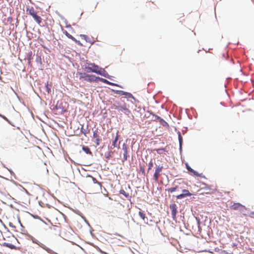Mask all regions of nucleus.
I'll return each instance as SVG.
<instances>
[{"label": "nucleus", "mask_w": 254, "mask_h": 254, "mask_svg": "<svg viewBox=\"0 0 254 254\" xmlns=\"http://www.w3.org/2000/svg\"><path fill=\"white\" fill-rule=\"evenodd\" d=\"M112 108L117 110L119 112H124L127 115H128L130 113L126 104L125 103H122L121 101H116L113 104Z\"/></svg>", "instance_id": "nucleus-1"}, {"label": "nucleus", "mask_w": 254, "mask_h": 254, "mask_svg": "<svg viewBox=\"0 0 254 254\" xmlns=\"http://www.w3.org/2000/svg\"><path fill=\"white\" fill-rule=\"evenodd\" d=\"M88 66L86 68L90 72H94L98 74L103 75V72L105 71L104 69L100 67L98 65L94 63L87 64Z\"/></svg>", "instance_id": "nucleus-2"}, {"label": "nucleus", "mask_w": 254, "mask_h": 254, "mask_svg": "<svg viewBox=\"0 0 254 254\" xmlns=\"http://www.w3.org/2000/svg\"><path fill=\"white\" fill-rule=\"evenodd\" d=\"M27 14L31 15L38 24L40 25L42 19L41 16L38 15V11H36L33 7H31L27 9Z\"/></svg>", "instance_id": "nucleus-3"}, {"label": "nucleus", "mask_w": 254, "mask_h": 254, "mask_svg": "<svg viewBox=\"0 0 254 254\" xmlns=\"http://www.w3.org/2000/svg\"><path fill=\"white\" fill-rule=\"evenodd\" d=\"M163 169L162 165H156L155 172L153 175V180L156 183L158 182L159 178L161 175V172Z\"/></svg>", "instance_id": "nucleus-4"}, {"label": "nucleus", "mask_w": 254, "mask_h": 254, "mask_svg": "<svg viewBox=\"0 0 254 254\" xmlns=\"http://www.w3.org/2000/svg\"><path fill=\"white\" fill-rule=\"evenodd\" d=\"M98 77H96L95 75H90L86 73H80V79H83L84 80L92 82L97 81Z\"/></svg>", "instance_id": "nucleus-5"}, {"label": "nucleus", "mask_w": 254, "mask_h": 254, "mask_svg": "<svg viewBox=\"0 0 254 254\" xmlns=\"http://www.w3.org/2000/svg\"><path fill=\"white\" fill-rule=\"evenodd\" d=\"M93 136L96 139V144L97 145H99L102 140L101 138L99 136V133L98 129H96L93 131Z\"/></svg>", "instance_id": "nucleus-6"}, {"label": "nucleus", "mask_w": 254, "mask_h": 254, "mask_svg": "<svg viewBox=\"0 0 254 254\" xmlns=\"http://www.w3.org/2000/svg\"><path fill=\"white\" fill-rule=\"evenodd\" d=\"M119 135L118 133V131H117L116 136L115 137L114 140L112 142V146L114 148L115 147H120V141H119Z\"/></svg>", "instance_id": "nucleus-7"}, {"label": "nucleus", "mask_w": 254, "mask_h": 254, "mask_svg": "<svg viewBox=\"0 0 254 254\" xmlns=\"http://www.w3.org/2000/svg\"><path fill=\"white\" fill-rule=\"evenodd\" d=\"M170 208L171 209V214L173 219H175L176 217L177 212L176 204L174 203L170 205Z\"/></svg>", "instance_id": "nucleus-8"}, {"label": "nucleus", "mask_w": 254, "mask_h": 254, "mask_svg": "<svg viewBox=\"0 0 254 254\" xmlns=\"http://www.w3.org/2000/svg\"><path fill=\"white\" fill-rule=\"evenodd\" d=\"M183 193L176 196L177 199H181L187 196H190V193L187 190H182Z\"/></svg>", "instance_id": "nucleus-9"}, {"label": "nucleus", "mask_w": 254, "mask_h": 254, "mask_svg": "<svg viewBox=\"0 0 254 254\" xmlns=\"http://www.w3.org/2000/svg\"><path fill=\"white\" fill-rule=\"evenodd\" d=\"M128 148H127V145L126 144H124L123 145V150L124 151V154H123V156H124V158H123V161H126L127 160V158L128 157V156L127 155V153H128Z\"/></svg>", "instance_id": "nucleus-10"}, {"label": "nucleus", "mask_w": 254, "mask_h": 254, "mask_svg": "<svg viewBox=\"0 0 254 254\" xmlns=\"http://www.w3.org/2000/svg\"><path fill=\"white\" fill-rule=\"evenodd\" d=\"M186 168H187V170L189 172L192 173L194 175L196 176H199V177H204V176H202V174H199L197 172H196V171L193 170L192 169H191V167L188 165V163L186 164Z\"/></svg>", "instance_id": "nucleus-11"}, {"label": "nucleus", "mask_w": 254, "mask_h": 254, "mask_svg": "<svg viewBox=\"0 0 254 254\" xmlns=\"http://www.w3.org/2000/svg\"><path fill=\"white\" fill-rule=\"evenodd\" d=\"M232 208L234 210L240 209L241 208H245V206L239 203H234L232 205Z\"/></svg>", "instance_id": "nucleus-12"}, {"label": "nucleus", "mask_w": 254, "mask_h": 254, "mask_svg": "<svg viewBox=\"0 0 254 254\" xmlns=\"http://www.w3.org/2000/svg\"><path fill=\"white\" fill-rule=\"evenodd\" d=\"M63 33L66 35L67 37L71 39L72 41H74L75 43H78L79 42L71 35L68 33L66 30H64Z\"/></svg>", "instance_id": "nucleus-13"}, {"label": "nucleus", "mask_w": 254, "mask_h": 254, "mask_svg": "<svg viewBox=\"0 0 254 254\" xmlns=\"http://www.w3.org/2000/svg\"><path fill=\"white\" fill-rule=\"evenodd\" d=\"M120 193L124 195L127 198H130L131 197V196L129 195V193L126 192L124 190H120Z\"/></svg>", "instance_id": "nucleus-14"}, {"label": "nucleus", "mask_w": 254, "mask_h": 254, "mask_svg": "<svg viewBox=\"0 0 254 254\" xmlns=\"http://www.w3.org/2000/svg\"><path fill=\"white\" fill-rule=\"evenodd\" d=\"M154 151H156L158 154L161 155L163 153H164L165 152H167L166 148H158V149H155L154 150Z\"/></svg>", "instance_id": "nucleus-15"}, {"label": "nucleus", "mask_w": 254, "mask_h": 254, "mask_svg": "<svg viewBox=\"0 0 254 254\" xmlns=\"http://www.w3.org/2000/svg\"><path fill=\"white\" fill-rule=\"evenodd\" d=\"M138 214L144 222L147 221V218L145 216V214L142 211H139Z\"/></svg>", "instance_id": "nucleus-16"}, {"label": "nucleus", "mask_w": 254, "mask_h": 254, "mask_svg": "<svg viewBox=\"0 0 254 254\" xmlns=\"http://www.w3.org/2000/svg\"><path fill=\"white\" fill-rule=\"evenodd\" d=\"M156 118L159 120V122L162 124L163 126H166L167 125V123L165 122L163 119L161 118L160 117L158 116H155Z\"/></svg>", "instance_id": "nucleus-17"}, {"label": "nucleus", "mask_w": 254, "mask_h": 254, "mask_svg": "<svg viewBox=\"0 0 254 254\" xmlns=\"http://www.w3.org/2000/svg\"><path fill=\"white\" fill-rule=\"evenodd\" d=\"M27 56H28V58H27L28 63L29 64H30L31 60L33 59L32 52L31 51L29 52L28 53Z\"/></svg>", "instance_id": "nucleus-18"}, {"label": "nucleus", "mask_w": 254, "mask_h": 254, "mask_svg": "<svg viewBox=\"0 0 254 254\" xmlns=\"http://www.w3.org/2000/svg\"><path fill=\"white\" fill-rule=\"evenodd\" d=\"M82 150L86 153L91 154L92 152L88 146H82Z\"/></svg>", "instance_id": "nucleus-19"}, {"label": "nucleus", "mask_w": 254, "mask_h": 254, "mask_svg": "<svg viewBox=\"0 0 254 254\" xmlns=\"http://www.w3.org/2000/svg\"><path fill=\"white\" fill-rule=\"evenodd\" d=\"M179 187L177 186L174 187H172V188H169L167 190L168 191V192H173L176 190H179Z\"/></svg>", "instance_id": "nucleus-20"}, {"label": "nucleus", "mask_w": 254, "mask_h": 254, "mask_svg": "<svg viewBox=\"0 0 254 254\" xmlns=\"http://www.w3.org/2000/svg\"><path fill=\"white\" fill-rule=\"evenodd\" d=\"M4 245L5 246H6V247L9 248H10L11 249H14V250H16V247L14 245H12L11 244H10V243H5L4 244Z\"/></svg>", "instance_id": "nucleus-21"}, {"label": "nucleus", "mask_w": 254, "mask_h": 254, "mask_svg": "<svg viewBox=\"0 0 254 254\" xmlns=\"http://www.w3.org/2000/svg\"><path fill=\"white\" fill-rule=\"evenodd\" d=\"M228 57V54L226 52V53H222L220 55V57L219 58L221 60H226L227 57Z\"/></svg>", "instance_id": "nucleus-22"}, {"label": "nucleus", "mask_w": 254, "mask_h": 254, "mask_svg": "<svg viewBox=\"0 0 254 254\" xmlns=\"http://www.w3.org/2000/svg\"><path fill=\"white\" fill-rule=\"evenodd\" d=\"M120 92H121L122 95H126L129 98H133L132 95L131 94H130V93L125 92L123 91H121Z\"/></svg>", "instance_id": "nucleus-23"}, {"label": "nucleus", "mask_w": 254, "mask_h": 254, "mask_svg": "<svg viewBox=\"0 0 254 254\" xmlns=\"http://www.w3.org/2000/svg\"><path fill=\"white\" fill-rule=\"evenodd\" d=\"M80 131L82 133H83L85 136H86V134L89 132V131H88L87 129H85L83 128V127L82 126Z\"/></svg>", "instance_id": "nucleus-24"}, {"label": "nucleus", "mask_w": 254, "mask_h": 254, "mask_svg": "<svg viewBox=\"0 0 254 254\" xmlns=\"http://www.w3.org/2000/svg\"><path fill=\"white\" fill-rule=\"evenodd\" d=\"M80 36L82 39H84L86 41L91 43V42L89 40V38L85 35H81Z\"/></svg>", "instance_id": "nucleus-25"}, {"label": "nucleus", "mask_w": 254, "mask_h": 254, "mask_svg": "<svg viewBox=\"0 0 254 254\" xmlns=\"http://www.w3.org/2000/svg\"><path fill=\"white\" fill-rule=\"evenodd\" d=\"M153 162L152 161V160H151L149 163H148V172L153 167Z\"/></svg>", "instance_id": "nucleus-26"}, {"label": "nucleus", "mask_w": 254, "mask_h": 254, "mask_svg": "<svg viewBox=\"0 0 254 254\" xmlns=\"http://www.w3.org/2000/svg\"><path fill=\"white\" fill-rule=\"evenodd\" d=\"M97 79L100 80V81H102L103 82H104L105 83H107V84H111L110 82L106 79H104V78H102L98 77Z\"/></svg>", "instance_id": "nucleus-27"}, {"label": "nucleus", "mask_w": 254, "mask_h": 254, "mask_svg": "<svg viewBox=\"0 0 254 254\" xmlns=\"http://www.w3.org/2000/svg\"><path fill=\"white\" fill-rule=\"evenodd\" d=\"M91 178H92V179L93 182V183H95V184H97L99 185V187H100V188H101V183H99V182H98L97 181V180H96L95 178H94V177H91Z\"/></svg>", "instance_id": "nucleus-28"}, {"label": "nucleus", "mask_w": 254, "mask_h": 254, "mask_svg": "<svg viewBox=\"0 0 254 254\" xmlns=\"http://www.w3.org/2000/svg\"><path fill=\"white\" fill-rule=\"evenodd\" d=\"M179 143H180V146H181L182 143L183 142V138H182V136H181L180 132L179 133Z\"/></svg>", "instance_id": "nucleus-29"}, {"label": "nucleus", "mask_w": 254, "mask_h": 254, "mask_svg": "<svg viewBox=\"0 0 254 254\" xmlns=\"http://www.w3.org/2000/svg\"><path fill=\"white\" fill-rule=\"evenodd\" d=\"M0 117L2 118V119H3L4 120L6 121L7 122H8V123H10V122L9 121V120L7 119V118L5 117L4 116L1 115V114H0Z\"/></svg>", "instance_id": "nucleus-30"}, {"label": "nucleus", "mask_w": 254, "mask_h": 254, "mask_svg": "<svg viewBox=\"0 0 254 254\" xmlns=\"http://www.w3.org/2000/svg\"><path fill=\"white\" fill-rule=\"evenodd\" d=\"M216 190V188L214 187V188L212 189L211 190H210L209 191H207V193H211L213 192L214 191Z\"/></svg>", "instance_id": "nucleus-31"}, {"label": "nucleus", "mask_w": 254, "mask_h": 254, "mask_svg": "<svg viewBox=\"0 0 254 254\" xmlns=\"http://www.w3.org/2000/svg\"><path fill=\"white\" fill-rule=\"evenodd\" d=\"M221 254H227L225 251H222Z\"/></svg>", "instance_id": "nucleus-32"}, {"label": "nucleus", "mask_w": 254, "mask_h": 254, "mask_svg": "<svg viewBox=\"0 0 254 254\" xmlns=\"http://www.w3.org/2000/svg\"><path fill=\"white\" fill-rule=\"evenodd\" d=\"M47 89L48 90V92H49V90H50V88L47 86Z\"/></svg>", "instance_id": "nucleus-33"}, {"label": "nucleus", "mask_w": 254, "mask_h": 254, "mask_svg": "<svg viewBox=\"0 0 254 254\" xmlns=\"http://www.w3.org/2000/svg\"><path fill=\"white\" fill-rule=\"evenodd\" d=\"M10 19H11V17H9V18H8V20H10Z\"/></svg>", "instance_id": "nucleus-34"}, {"label": "nucleus", "mask_w": 254, "mask_h": 254, "mask_svg": "<svg viewBox=\"0 0 254 254\" xmlns=\"http://www.w3.org/2000/svg\"><path fill=\"white\" fill-rule=\"evenodd\" d=\"M10 19H11V17H9V18H8V20H10Z\"/></svg>", "instance_id": "nucleus-35"}, {"label": "nucleus", "mask_w": 254, "mask_h": 254, "mask_svg": "<svg viewBox=\"0 0 254 254\" xmlns=\"http://www.w3.org/2000/svg\"><path fill=\"white\" fill-rule=\"evenodd\" d=\"M109 154H110V152H109ZM110 156H111V155H110V154L108 155V156H109V157H110Z\"/></svg>", "instance_id": "nucleus-36"}, {"label": "nucleus", "mask_w": 254, "mask_h": 254, "mask_svg": "<svg viewBox=\"0 0 254 254\" xmlns=\"http://www.w3.org/2000/svg\"><path fill=\"white\" fill-rule=\"evenodd\" d=\"M109 157H110L109 156H108V157H107V158H108V159H109Z\"/></svg>", "instance_id": "nucleus-37"}, {"label": "nucleus", "mask_w": 254, "mask_h": 254, "mask_svg": "<svg viewBox=\"0 0 254 254\" xmlns=\"http://www.w3.org/2000/svg\"><path fill=\"white\" fill-rule=\"evenodd\" d=\"M253 214H254V212L253 213Z\"/></svg>", "instance_id": "nucleus-38"}]
</instances>
